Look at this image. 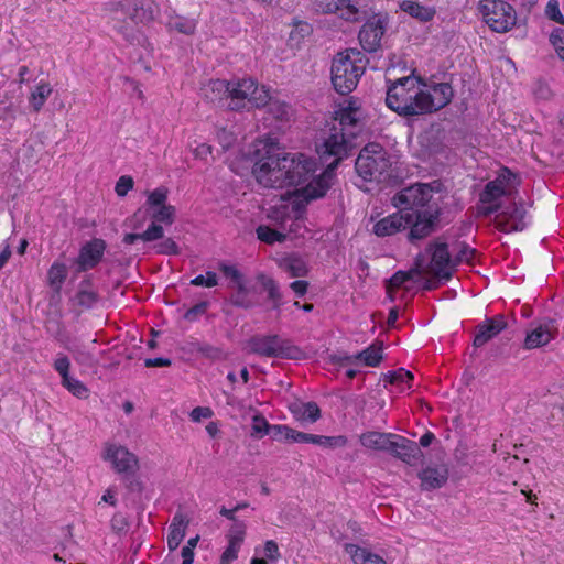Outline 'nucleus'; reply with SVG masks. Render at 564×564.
I'll use <instances>...</instances> for the list:
<instances>
[{
  "label": "nucleus",
  "instance_id": "42",
  "mask_svg": "<svg viewBox=\"0 0 564 564\" xmlns=\"http://www.w3.org/2000/svg\"><path fill=\"white\" fill-rule=\"evenodd\" d=\"M52 93V87L48 83L39 84L35 89L31 93L29 98L31 107L35 112H39L44 106L47 97Z\"/></svg>",
  "mask_w": 564,
  "mask_h": 564
},
{
  "label": "nucleus",
  "instance_id": "61",
  "mask_svg": "<svg viewBox=\"0 0 564 564\" xmlns=\"http://www.w3.org/2000/svg\"><path fill=\"white\" fill-rule=\"evenodd\" d=\"M110 524H111V530L117 534L127 532L128 527H129V522H128L127 518L120 512H117L113 514V517L111 518Z\"/></svg>",
  "mask_w": 564,
  "mask_h": 564
},
{
  "label": "nucleus",
  "instance_id": "58",
  "mask_svg": "<svg viewBox=\"0 0 564 564\" xmlns=\"http://www.w3.org/2000/svg\"><path fill=\"white\" fill-rule=\"evenodd\" d=\"M240 546L241 543L228 541V546L221 554L220 564H230L234 560H236L238 557Z\"/></svg>",
  "mask_w": 564,
  "mask_h": 564
},
{
  "label": "nucleus",
  "instance_id": "6",
  "mask_svg": "<svg viewBox=\"0 0 564 564\" xmlns=\"http://www.w3.org/2000/svg\"><path fill=\"white\" fill-rule=\"evenodd\" d=\"M438 182L433 184L416 183L398 192L393 205L404 212L417 213V209H429L431 205H438L433 200V193L440 187Z\"/></svg>",
  "mask_w": 564,
  "mask_h": 564
},
{
  "label": "nucleus",
  "instance_id": "62",
  "mask_svg": "<svg viewBox=\"0 0 564 564\" xmlns=\"http://www.w3.org/2000/svg\"><path fill=\"white\" fill-rule=\"evenodd\" d=\"M340 0H316V10L323 13H338L339 14V4Z\"/></svg>",
  "mask_w": 564,
  "mask_h": 564
},
{
  "label": "nucleus",
  "instance_id": "38",
  "mask_svg": "<svg viewBox=\"0 0 564 564\" xmlns=\"http://www.w3.org/2000/svg\"><path fill=\"white\" fill-rule=\"evenodd\" d=\"M507 194L503 181L498 177L495 181H490L486 184L484 191L480 193V203L491 204L498 202V199Z\"/></svg>",
  "mask_w": 564,
  "mask_h": 564
},
{
  "label": "nucleus",
  "instance_id": "44",
  "mask_svg": "<svg viewBox=\"0 0 564 564\" xmlns=\"http://www.w3.org/2000/svg\"><path fill=\"white\" fill-rule=\"evenodd\" d=\"M192 350L197 351L203 357L210 360H223L226 358V354L220 347H216L206 343L193 341L191 343Z\"/></svg>",
  "mask_w": 564,
  "mask_h": 564
},
{
  "label": "nucleus",
  "instance_id": "41",
  "mask_svg": "<svg viewBox=\"0 0 564 564\" xmlns=\"http://www.w3.org/2000/svg\"><path fill=\"white\" fill-rule=\"evenodd\" d=\"M262 107H264V105ZM265 107L268 112L280 121H288L292 115V108L289 104L278 99H271L270 96Z\"/></svg>",
  "mask_w": 564,
  "mask_h": 564
},
{
  "label": "nucleus",
  "instance_id": "37",
  "mask_svg": "<svg viewBox=\"0 0 564 564\" xmlns=\"http://www.w3.org/2000/svg\"><path fill=\"white\" fill-rule=\"evenodd\" d=\"M382 343L377 341L367 347L366 349H364L362 351L356 354V364L360 361L368 367L379 366L382 360Z\"/></svg>",
  "mask_w": 564,
  "mask_h": 564
},
{
  "label": "nucleus",
  "instance_id": "23",
  "mask_svg": "<svg viewBox=\"0 0 564 564\" xmlns=\"http://www.w3.org/2000/svg\"><path fill=\"white\" fill-rule=\"evenodd\" d=\"M99 294L94 289L93 280L90 276H86L78 284V289L70 300L73 305L78 307L77 314L79 315L83 311L93 308L99 302Z\"/></svg>",
  "mask_w": 564,
  "mask_h": 564
},
{
  "label": "nucleus",
  "instance_id": "48",
  "mask_svg": "<svg viewBox=\"0 0 564 564\" xmlns=\"http://www.w3.org/2000/svg\"><path fill=\"white\" fill-rule=\"evenodd\" d=\"M167 25L171 30H175L186 35L193 34L196 29V23L193 19H187L178 15L170 18Z\"/></svg>",
  "mask_w": 564,
  "mask_h": 564
},
{
  "label": "nucleus",
  "instance_id": "27",
  "mask_svg": "<svg viewBox=\"0 0 564 564\" xmlns=\"http://www.w3.org/2000/svg\"><path fill=\"white\" fill-rule=\"evenodd\" d=\"M421 488L423 490H434L442 488L448 479V468L445 465L423 468L419 473Z\"/></svg>",
  "mask_w": 564,
  "mask_h": 564
},
{
  "label": "nucleus",
  "instance_id": "39",
  "mask_svg": "<svg viewBox=\"0 0 564 564\" xmlns=\"http://www.w3.org/2000/svg\"><path fill=\"white\" fill-rule=\"evenodd\" d=\"M258 280L261 282L263 289L268 292V299L272 302V310L280 312L282 305V293L276 284V282L265 276L264 274H260Z\"/></svg>",
  "mask_w": 564,
  "mask_h": 564
},
{
  "label": "nucleus",
  "instance_id": "24",
  "mask_svg": "<svg viewBox=\"0 0 564 564\" xmlns=\"http://www.w3.org/2000/svg\"><path fill=\"white\" fill-rule=\"evenodd\" d=\"M290 441L294 443L315 444L325 448L344 447L347 444V437L344 435L338 436H324L292 430L289 434Z\"/></svg>",
  "mask_w": 564,
  "mask_h": 564
},
{
  "label": "nucleus",
  "instance_id": "54",
  "mask_svg": "<svg viewBox=\"0 0 564 564\" xmlns=\"http://www.w3.org/2000/svg\"><path fill=\"white\" fill-rule=\"evenodd\" d=\"M550 42L560 58L564 61V29L556 28L550 35Z\"/></svg>",
  "mask_w": 564,
  "mask_h": 564
},
{
  "label": "nucleus",
  "instance_id": "20",
  "mask_svg": "<svg viewBox=\"0 0 564 564\" xmlns=\"http://www.w3.org/2000/svg\"><path fill=\"white\" fill-rule=\"evenodd\" d=\"M429 250H432V263L435 276L440 281H448L452 272L447 269L452 262L446 242L431 243Z\"/></svg>",
  "mask_w": 564,
  "mask_h": 564
},
{
  "label": "nucleus",
  "instance_id": "26",
  "mask_svg": "<svg viewBox=\"0 0 564 564\" xmlns=\"http://www.w3.org/2000/svg\"><path fill=\"white\" fill-rule=\"evenodd\" d=\"M112 24L113 29L120 34L128 43H140L141 33L138 29V23L129 20L127 14H121L119 4L113 7Z\"/></svg>",
  "mask_w": 564,
  "mask_h": 564
},
{
  "label": "nucleus",
  "instance_id": "25",
  "mask_svg": "<svg viewBox=\"0 0 564 564\" xmlns=\"http://www.w3.org/2000/svg\"><path fill=\"white\" fill-rule=\"evenodd\" d=\"M507 327V322L503 315H496L491 318H486L484 324L478 325V332L475 335L473 345L475 348H480L490 339L496 337L500 332Z\"/></svg>",
  "mask_w": 564,
  "mask_h": 564
},
{
  "label": "nucleus",
  "instance_id": "5",
  "mask_svg": "<svg viewBox=\"0 0 564 564\" xmlns=\"http://www.w3.org/2000/svg\"><path fill=\"white\" fill-rule=\"evenodd\" d=\"M247 351L269 358H299L301 350L279 335H254L247 341Z\"/></svg>",
  "mask_w": 564,
  "mask_h": 564
},
{
  "label": "nucleus",
  "instance_id": "52",
  "mask_svg": "<svg viewBox=\"0 0 564 564\" xmlns=\"http://www.w3.org/2000/svg\"><path fill=\"white\" fill-rule=\"evenodd\" d=\"M167 193L169 191L166 187H158L148 195L147 203L153 208L164 206L166 205Z\"/></svg>",
  "mask_w": 564,
  "mask_h": 564
},
{
  "label": "nucleus",
  "instance_id": "17",
  "mask_svg": "<svg viewBox=\"0 0 564 564\" xmlns=\"http://www.w3.org/2000/svg\"><path fill=\"white\" fill-rule=\"evenodd\" d=\"M303 212L304 205L302 200H291L270 208L268 218L283 229L286 228V223L291 221L289 230L293 231L294 220L300 219Z\"/></svg>",
  "mask_w": 564,
  "mask_h": 564
},
{
  "label": "nucleus",
  "instance_id": "16",
  "mask_svg": "<svg viewBox=\"0 0 564 564\" xmlns=\"http://www.w3.org/2000/svg\"><path fill=\"white\" fill-rule=\"evenodd\" d=\"M106 247V241L100 238H94L86 242L80 248L79 254L75 259L77 265L76 273H82L95 268L101 261Z\"/></svg>",
  "mask_w": 564,
  "mask_h": 564
},
{
  "label": "nucleus",
  "instance_id": "51",
  "mask_svg": "<svg viewBox=\"0 0 564 564\" xmlns=\"http://www.w3.org/2000/svg\"><path fill=\"white\" fill-rule=\"evenodd\" d=\"M270 426L269 422L265 420V417L261 414H257L252 417V432L251 436L257 438H262L264 435L270 433Z\"/></svg>",
  "mask_w": 564,
  "mask_h": 564
},
{
  "label": "nucleus",
  "instance_id": "12",
  "mask_svg": "<svg viewBox=\"0 0 564 564\" xmlns=\"http://www.w3.org/2000/svg\"><path fill=\"white\" fill-rule=\"evenodd\" d=\"M388 26L387 13H372L361 26L358 40L361 47L369 53L377 52L381 46V39Z\"/></svg>",
  "mask_w": 564,
  "mask_h": 564
},
{
  "label": "nucleus",
  "instance_id": "50",
  "mask_svg": "<svg viewBox=\"0 0 564 564\" xmlns=\"http://www.w3.org/2000/svg\"><path fill=\"white\" fill-rule=\"evenodd\" d=\"M285 270L293 278H302L307 274L306 263L297 257H292L285 260L284 263Z\"/></svg>",
  "mask_w": 564,
  "mask_h": 564
},
{
  "label": "nucleus",
  "instance_id": "29",
  "mask_svg": "<svg viewBox=\"0 0 564 564\" xmlns=\"http://www.w3.org/2000/svg\"><path fill=\"white\" fill-rule=\"evenodd\" d=\"M554 321L549 319L547 322L540 324L530 333H528L524 347L527 349H533L546 345L554 338Z\"/></svg>",
  "mask_w": 564,
  "mask_h": 564
},
{
  "label": "nucleus",
  "instance_id": "31",
  "mask_svg": "<svg viewBox=\"0 0 564 564\" xmlns=\"http://www.w3.org/2000/svg\"><path fill=\"white\" fill-rule=\"evenodd\" d=\"M189 520L182 512H176L173 517L172 523L170 524V532L167 535V546L170 551H175L181 542L183 541L186 528Z\"/></svg>",
  "mask_w": 564,
  "mask_h": 564
},
{
  "label": "nucleus",
  "instance_id": "59",
  "mask_svg": "<svg viewBox=\"0 0 564 564\" xmlns=\"http://www.w3.org/2000/svg\"><path fill=\"white\" fill-rule=\"evenodd\" d=\"M545 14L552 21H555L564 25V17L561 13L560 4L557 0H550L545 8Z\"/></svg>",
  "mask_w": 564,
  "mask_h": 564
},
{
  "label": "nucleus",
  "instance_id": "8",
  "mask_svg": "<svg viewBox=\"0 0 564 564\" xmlns=\"http://www.w3.org/2000/svg\"><path fill=\"white\" fill-rule=\"evenodd\" d=\"M417 84L426 86L422 78L414 76L398 78L388 87L386 96L387 106L400 116L412 117L411 96Z\"/></svg>",
  "mask_w": 564,
  "mask_h": 564
},
{
  "label": "nucleus",
  "instance_id": "36",
  "mask_svg": "<svg viewBox=\"0 0 564 564\" xmlns=\"http://www.w3.org/2000/svg\"><path fill=\"white\" fill-rule=\"evenodd\" d=\"M411 105L413 108V116L431 113L436 111L434 101L430 97V91L419 90L413 91L411 96Z\"/></svg>",
  "mask_w": 564,
  "mask_h": 564
},
{
  "label": "nucleus",
  "instance_id": "35",
  "mask_svg": "<svg viewBox=\"0 0 564 564\" xmlns=\"http://www.w3.org/2000/svg\"><path fill=\"white\" fill-rule=\"evenodd\" d=\"M400 8L402 11L406 12L412 18H415L421 22H429L435 15V10L433 8L424 7L412 0H404L400 4Z\"/></svg>",
  "mask_w": 564,
  "mask_h": 564
},
{
  "label": "nucleus",
  "instance_id": "2",
  "mask_svg": "<svg viewBox=\"0 0 564 564\" xmlns=\"http://www.w3.org/2000/svg\"><path fill=\"white\" fill-rule=\"evenodd\" d=\"M359 109L349 102L336 112V120L339 121L340 128L333 127L329 134L325 137L321 144L316 145V150L321 158L327 159L334 156V161L328 164V169H334L338 163L348 155L349 144L343 132L344 127H355L359 122Z\"/></svg>",
  "mask_w": 564,
  "mask_h": 564
},
{
  "label": "nucleus",
  "instance_id": "40",
  "mask_svg": "<svg viewBox=\"0 0 564 564\" xmlns=\"http://www.w3.org/2000/svg\"><path fill=\"white\" fill-rule=\"evenodd\" d=\"M67 278V267L64 263L54 262L48 272H47V281L50 286L56 292L59 293L62 290V285Z\"/></svg>",
  "mask_w": 564,
  "mask_h": 564
},
{
  "label": "nucleus",
  "instance_id": "19",
  "mask_svg": "<svg viewBox=\"0 0 564 564\" xmlns=\"http://www.w3.org/2000/svg\"><path fill=\"white\" fill-rule=\"evenodd\" d=\"M70 361L66 355L59 354L54 361V369L62 377V384L73 395L79 399H85L88 397L87 387L80 382L79 380L72 378L69 376Z\"/></svg>",
  "mask_w": 564,
  "mask_h": 564
},
{
  "label": "nucleus",
  "instance_id": "22",
  "mask_svg": "<svg viewBox=\"0 0 564 564\" xmlns=\"http://www.w3.org/2000/svg\"><path fill=\"white\" fill-rule=\"evenodd\" d=\"M411 219L405 215L404 210L399 209L398 213L389 215L378 220L372 228V231L378 237L392 236L401 230L408 228Z\"/></svg>",
  "mask_w": 564,
  "mask_h": 564
},
{
  "label": "nucleus",
  "instance_id": "15",
  "mask_svg": "<svg viewBox=\"0 0 564 564\" xmlns=\"http://www.w3.org/2000/svg\"><path fill=\"white\" fill-rule=\"evenodd\" d=\"M121 14H127L134 23H149L154 20L156 6L153 0H121L117 2Z\"/></svg>",
  "mask_w": 564,
  "mask_h": 564
},
{
  "label": "nucleus",
  "instance_id": "60",
  "mask_svg": "<svg viewBox=\"0 0 564 564\" xmlns=\"http://www.w3.org/2000/svg\"><path fill=\"white\" fill-rule=\"evenodd\" d=\"M122 480L127 487V489L131 492H141L142 491V482L137 476V471H130L122 475Z\"/></svg>",
  "mask_w": 564,
  "mask_h": 564
},
{
  "label": "nucleus",
  "instance_id": "45",
  "mask_svg": "<svg viewBox=\"0 0 564 564\" xmlns=\"http://www.w3.org/2000/svg\"><path fill=\"white\" fill-rule=\"evenodd\" d=\"M231 288L236 289V292L231 296V302L235 306L250 308L254 305L253 301L248 296L249 289L247 288L245 280L231 285Z\"/></svg>",
  "mask_w": 564,
  "mask_h": 564
},
{
  "label": "nucleus",
  "instance_id": "55",
  "mask_svg": "<svg viewBox=\"0 0 564 564\" xmlns=\"http://www.w3.org/2000/svg\"><path fill=\"white\" fill-rule=\"evenodd\" d=\"M245 534L246 524L242 521L237 520L232 523L231 528L229 529L227 538L228 541H235L242 544Z\"/></svg>",
  "mask_w": 564,
  "mask_h": 564
},
{
  "label": "nucleus",
  "instance_id": "3",
  "mask_svg": "<svg viewBox=\"0 0 564 564\" xmlns=\"http://www.w3.org/2000/svg\"><path fill=\"white\" fill-rule=\"evenodd\" d=\"M391 167L390 153L376 142L365 145L355 161V170L365 182H386L391 176Z\"/></svg>",
  "mask_w": 564,
  "mask_h": 564
},
{
  "label": "nucleus",
  "instance_id": "21",
  "mask_svg": "<svg viewBox=\"0 0 564 564\" xmlns=\"http://www.w3.org/2000/svg\"><path fill=\"white\" fill-rule=\"evenodd\" d=\"M339 17L348 22H358L371 15V0H340Z\"/></svg>",
  "mask_w": 564,
  "mask_h": 564
},
{
  "label": "nucleus",
  "instance_id": "4",
  "mask_svg": "<svg viewBox=\"0 0 564 564\" xmlns=\"http://www.w3.org/2000/svg\"><path fill=\"white\" fill-rule=\"evenodd\" d=\"M229 91L227 108L232 111H249L269 101V90L252 78L229 80Z\"/></svg>",
  "mask_w": 564,
  "mask_h": 564
},
{
  "label": "nucleus",
  "instance_id": "7",
  "mask_svg": "<svg viewBox=\"0 0 564 564\" xmlns=\"http://www.w3.org/2000/svg\"><path fill=\"white\" fill-rule=\"evenodd\" d=\"M350 54L337 53L332 63V84L340 95H348L358 84L364 67L355 65Z\"/></svg>",
  "mask_w": 564,
  "mask_h": 564
},
{
  "label": "nucleus",
  "instance_id": "56",
  "mask_svg": "<svg viewBox=\"0 0 564 564\" xmlns=\"http://www.w3.org/2000/svg\"><path fill=\"white\" fill-rule=\"evenodd\" d=\"M218 268L226 278L230 279V286L245 280L241 272L234 265L220 263Z\"/></svg>",
  "mask_w": 564,
  "mask_h": 564
},
{
  "label": "nucleus",
  "instance_id": "13",
  "mask_svg": "<svg viewBox=\"0 0 564 564\" xmlns=\"http://www.w3.org/2000/svg\"><path fill=\"white\" fill-rule=\"evenodd\" d=\"M388 453L409 466H417L423 462L424 454L417 443L402 435L394 434Z\"/></svg>",
  "mask_w": 564,
  "mask_h": 564
},
{
  "label": "nucleus",
  "instance_id": "14",
  "mask_svg": "<svg viewBox=\"0 0 564 564\" xmlns=\"http://www.w3.org/2000/svg\"><path fill=\"white\" fill-rule=\"evenodd\" d=\"M527 210L521 203H512L496 215L495 223L503 232L522 231L527 228Z\"/></svg>",
  "mask_w": 564,
  "mask_h": 564
},
{
  "label": "nucleus",
  "instance_id": "32",
  "mask_svg": "<svg viewBox=\"0 0 564 564\" xmlns=\"http://www.w3.org/2000/svg\"><path fill=\"white\" fill-rule=\"evenodd\" d=\"M344 549L350 555L355 564H387L381 556L356 544L346 543Z\"/></svg>",
  "mask_w": 564,
  "mask_h": 564
},
{
  "label": "nucleus",
  "instance_id": "63",
  "mask_svg": "<svg viewBox=\"0 0 564 564\" xmlns=\"http://www.w3.org/2000/svg\"><path fill=\"white\" fill-rule=\"evenodd\" d=\"M533 94L535 98L541 100H549L552 97V90L550 86L542 79H539L534 83Z\"/></svg>",
  "mask_w": 564,
  "mask_h": 564
},
{
  "label": "nucleus",
  "instance_id": "43",
  "mask_svg": "<svg viewBox=\"0 0 564 564\" xmlns=\"http://www.w3.org/2000/svg\"><path fill=\"white\" fill-rule=\"evenodd\" d=\"M412 380H413L412 372H410L403 368H400L395 371H389V372L382 375V381L384 382V387L387 386V383H389L392 386H397L400 389V391L403 390L404 383H408Z\"/></svg>",
  "mask_w": 564,
  "mask_h": 564
},
{
  "label": "nucleus",
  "instance_id": "18",
  "mask_svg": "<svg viewBox=\"0 0 564 564\" xmlns=\"http://www.w3.org/2000/svg\"><path fill=\"white\" fill-rule=\"evenodd\" d=\"M105 459L111 462L113 468L120 475H124L130 471H138L139 469V460L137 456L123 446H108Z\"/></svg>",
  "mask_w": 564,
  "mask_h": 564
},
{
  "label": "nucleus",
  "instance_id": "9",
  "mask_svg": "<svg viewBox=\"0 0 564 564\" xmlns=\"http://www.w3.org/2000/svg\"><path fill=\"white\" fill-rule=\"evenodd\" d=\"M175 207L164 205L154 209L152 214V223L143 232H129L122 238V243L127 246L137 245L139 241L152 242L164 237V229L161 224L171 225L175 219Z\"/></svg>",
  "mask_w": 564,
  "mask_h": 564
},
{
  "label": "nucleus",
  "instance_id": "47",
  "mask_svg": "<svg viewBox=\"0 0 564 564\" xmlns=\"http://www.w3.org/2000/svg\"><path fill=\"white\" fill-rule=\"evenodd\" d=\"M256 232L259 240L269 245H273L274 242H283L286 239V234L264 225H260Z\"/></svg>",
  "mask_w": 564,
  "mask_h": 564
},
{
  "label": "nucleus",
  "instance_id": "46",
  "mask_svg": "<svg viewBox=\"0 0 564 564\" xmlns=\"http://www.w3.org/2000/svg\"><path fill=\"white\" fill-rule=\"evenodd\" d=\"M420 267H421V264L416 263L415 268L411 269L408 272L402 271V270L397 271L388 281V285H387L388 292H390L391 289L401 288L406 281H410L413 278V275L420 274L421 273Z\"/></svg>",
  "mask_w": 564,
  "mask_h": 564
},
{
  "label": "nucleus",
  "instance_id": "53",
  "mask_svg": "<svg viewBox=\"0 0 564 564\" xmlns=\"http://www.w3.org/2000/svg\"><path fill=\"white\" fill-rule=\"evenodd\" d=\"M156 253L159 254H178L180 247L172 238H165L160 243L154 246Z\"/></svg>",
  "mask_w": 564,
  "mask_h": 564
},
{
  "label": "nucleus",
  "instance_id": "1",
  "mask_svg": "<svg viewBox=\"0 0 564 564\" xmlns=\"http://www.w3.org/2000/svg\"><path fill=\"white\" fill-rule=\"evenodd\" d=\"M252 174L264 187L283 188L306 184L301 197L306 204L323 197L327 184L315 178L316 163L303 153H289L274 142H262L254 151Z\"/></svg>",
  "mask_w": 564,
  "mask_h": 564
},
{
  "label": "nucleus",
  "instance_id": "33",
  "mask_svg": "<svg viewBox=\"0 0 564 564\" xmlns=\"http://www.w3.org/2000/svg\"><path fill=\"white\" fill-rule=\"evenodd\" d=\"M290 410L297 421L315 423L321 417V409L316 402L293 403Z\"/></svg>",
  "mask_w": 564,
  "mask_h": 564
},
{
  "label": "nucleus",
  "instance_id": "11",
  "mask_svg": "<svg viewBox=\"0 0 564 564\" xmlns=\"http://www.w3.org/2000/svg\"><path fill=\"white\" fill-rule=\"evenodd\" d=\"M405 215L411 219L408 228V240L415 243L430 236L436 230L441 216V206L431 205L429 209H417V213L405 212Z\"/></svg>",
  "mask_w": 564,
  "mask_h": 564
},
{
  "label": "nucleus",
  "instance_id": "28",
  "mask_svg": "<svg viewBox=\"0 0 564 564\" xmlns=\"http://www.w3.org/2000/svg\"><path fill=\"white\" fill-rule=\"evenodd\" d=\"M206 100L217 106H226L229 100V80L212 79L202 88Z\"/></svg>",
  "mask_w": 564,
  "mask_h": 564
},
{
  "label": "nucleus",
  "instance_id": "34",
  "mask_svg": "<svg viewBox=\"0 0 564 564\" xmlns=\"http://www.w3.org/2000/svg\"><path fill=\"white\" fill-rule=\"evenodd\" d=\"M430 97H432L436 111L446 107L454 97V89L448 83H438L430 86Z\"/></svg>",
  "mask_w": 564,
  "mask_h": 564
},
{
  "label": "nucleus",
  "instance_id": "64",
  "mask_svg": "<svg viewBox=\"0 0 564 564\" xmlns=\"http://www.w3.org/2000/svg\"><path fill=\"white\" fill-rule=\"evenodd\" d=\"M133 184L134 182L131 176L123 175L119 177L115 187L117 195L120 197L126 196L128 192L133 188Z\"/></svg>",
  "mask_w": 564,
  "mask_h": 564
},
{
  "label": "nucleus",
  "instance_id": "49",
  "mask_svg": "<svg viewBox=\"0 0 564 564\" xmlns=\"http://www.w3.org/2000/svg\"><path fill=\"white\" fill-rule=\"evenodd\" d=\"M68 350L73 354L75 361L82 366L94 368L98 365V360L95 356L84 347L74 346L69 347Z\"/></svg>",
  "mask_w": 564,
  "mask_h": 564
},
{
  "label": "nucleus",
  "instance_id": "57",
  "mask_svg": "<svg viewBox=\"0 0 564 564\" xmlns=\"http://www.w3.org/2000/svg\"><path fill=\"white\" fill-rule=\"evenodd\" d=\"M217 283H218L217 274L213 271H207L206 275L199 274L191 281L192 285L206 286V288L215 286V285H217Z\"/></svg>",
  "mask_w": 564,
  "mask_h": 564
},
{
  "label": "nucleus",
  "instance_id": "30",
  "mask_svg": "<svg viewBox=\"0 0 564 564\" xmlns=\"http://www.w3.org/2000/svg\"><path fill=\"white\" fill-rule=\"evenodd\" d=\"M394 433L370 431L362 433L359 437L360 444L370 449L388 453Z\"/></svg>",
  "mask_w": 564,
  "mask_h": 564
},
{
  "label": "nucleus",
  "instance_id": "10",
  "mask_svg": "<svg viewBox=\"0 0 564 564\" xmlns=\"http://www.w3.org/2000/svg\"><path fill=\"white\" fill-rule=\"evenodd\" d=\"M479 10L489 28L498 33L509 31L517 22L516 10L503 0H484Z\"/></svg>",
  "mask_w": 564,
  "mask_h": 564
}]
</instances>
